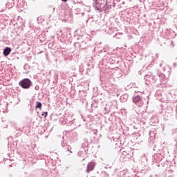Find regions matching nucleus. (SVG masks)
<instances>
[{
    "instance_id": "f257e3e1",
    "label": "nucleus",
    "mask_w": 177,
    "mask_h": 177,
    "mask_svg": "<svg viewBox=\"0 0 177 177\" xmlns=\"http://www.w3.org/2000/svg\"><path fill=\"white\" fill-rule=\"evenodd\" d=\"M19 86L24 89H28L31 86V80L30 79H24L19 82Z\"/></svg>"
},
{
    "instance_id": "f03ea898",
    "label": "nucleus",
    "mask_w": 177,
    "mask_h": 177,
    "mask_svg": "<svg viewBox=\"0 0 177 177\" xmlns=\"http://www.w3.org/2000/svg\"><path fill=\"white\" fill-rule=\"evenodd\" d=\"M133 102L135 103V104H138V103H140V106H143V101H142V97L139 95H136L133 98Z\"/></svg>"
},
{
    "instance_id": "7ed1b4c3",
    "label": "nucleus",
    "mask_w": 177,
    "mask_h": 177,
    "mask_svg": "<svg viewBox=\"0 0 177 177\" xmlns=\"http://www.w3.org/2000/svg\"><path fill=\"white\" fill-rule=\"evenodd\" d=\"M95 164L93 162H90L88 163V165H87V169H86V172L87 174H89V172H91V171H93V169H95Z\"/></svg>"
},
{
    "instance_id": "20e7f679",
    "label": "nucleus",
    "mask_w": 177,
    "mask_h": 177,
    "mask_svg": "<svg viewBox=\"0 0 177 177\" xmlns=\"http://www.w3.org/2000/svg\"><path fill=\"white\" fill-rule=\"evenodd\" d=\"M12 52V49L9 47H7L3 50L4 56H9V54Z\"/></svg>"
},
{
    "instance_id": "39448f33",
    "label": "nucleus",
    "mask_w": 177,
    "mask_h": 177,
    "mask_svg": "<svg viewBox=\"0 0 177 177\" xmlns=\"http://www.w3.org/2000/svg\"><path fill=\"white\" fill-rule=\"evenodd\" d=\"M42 108V104L39 102H36V109H41Z\"/></svg>"
},
{
    "instance_id": "423d86ee",
    "label": "nucleus",
    "mask_w": 177,
    "mask_h": 177,
    "mask_svg": "<svg viewBox=\"0 0 177 177\" xmlns=\"http://www.w3.org/2000/svg\"><path fill=\"white\" fill-rule=\"evenodd\" d=\"M48 115V112H46L45 113V116L44 117H46Z\"/></svg>"
},
{
    "instance_id": "0eeeda50",
    "label": "nucleus",
    "mask_w": 177,
    "mask_h": 177,
    "mask_svg": "<svg viewBox=\"0 0 177 177\" xmlns=\"http://www.w3.org/2000/svg\"><path fill=\"white\" fill-rule=\"evenodd\" d=\"M146 78L147 80L148 78H150V76L147 75V76H146Z\"/></svg>"
},
{
    "instance_id": "6e6552de",
    "label": "nucleus",
    "mask_w": 177,
    "mask_h": 177,
    "mask_svg": "<svg viewBox=\"0 0 177 177\" xmlns=\"http://www.w3.org/2000/svg\"><path fill=\"white\" fill-rule=\"evenodd\" d=\"M63 2H67V0H62Z\"/></svg>"
},
{
    "instance_id": "1a4fd4ad",
    "label": "nucleus",
    "mask_w": 177,
    "mask_h": 177,
    "mask_svg": "<svg viewBox=\"0 0 177 177\" xmlns=\"http://www.w3.org/2000/svg\"><path fill=\"white\" fill-rule=\"evenodd\" d=\"M71 153H73V151H69Z\"/></svg>"
}]
</instances>
